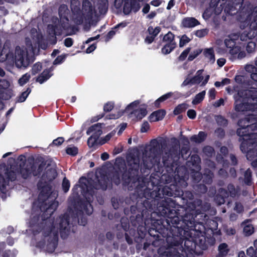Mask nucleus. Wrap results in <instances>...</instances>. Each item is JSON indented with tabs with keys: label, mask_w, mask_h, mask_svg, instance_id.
Segmentation results:
<instances>
[{
	"label": "nucleus",
	"mask_w": 257,
	"mask_h": 257,
	"mask_svg": "<svg viewBox=\"0 0 257 257\" xmlns=\"http://www.w3.org/2000/svg\"><path fill=\"white\" fill-rule=\"evenodd\" d=\"M113 107V103L112 102H107L104 106V110L105 111H109Z\"/></svg>",
	"instance_id": "774afa93"
},
{
	"label": "nucleus",
	"mask_w": 257,
	"mask_h": 257,
	"mask_svg": "<svg viewBox=\"0 0 257 257\" xmlns=\"http://www.w3.org/2000/svg\"><path fill=\"white\" fill-rule=\"evenodd\" d=\"M203 55L208 62L212 64L215 62V55L212 48L205 49L203 51Z\"/></svg>",
	"instance_id": "c85d7f7f"
},
{
	"label": "nucleus",
	"mask_w": 257,
	"mask_h": 257,
	"mask_svg": "<svg viewBox=\"0 0 257 257\" xmlns=\"http://www.w3.org/2000/svg\"><path fill=\"white\" fill-rule=\"evenodd\" d=\"M242 152H246V157L248 160L252 161L257 158V146H239Z\"/></svg>",
	"instance_id": "a211bd4d"
},
{
	"label": "nucleus",
	"mask_w": 257,
	"mask_h": 257,
	"mask_svg": "<svg viewBox=\"0 0 257 257\" xmlns=\"http://www.w3.org/2000/svg\"><path fill=\"white\" fill-rule=\"evenodd\" d=\"M234 210L237 213H240L243 211V206L240 202H236Z\"/></svg>",
	"instance_id": "052dcab7"
},
{
	"label": "nucleus",
	"mask_w": 257,
	"mask_h": 257,
	"mask_svg": "<svg viewBox=\"0 0 257 257\" xmlns=\"http://www.w3.org/2000/svg\"><path fill=\"white\" fill-rule=\"evenodd\" d=\"M201 50L197 49L193 50L189 55L188 57V60L190 61L193 60L195 59L199 54L201 52Z\"/></svg>",
	"instance_id": "8fccbe9b"
},
{
	"label": "nucleus",
	"mask_w": 257,
	"mask_h": 257,
	"mask_svg": "<svg viewBox=\"0 0 257 257\" xmlns=\"http://www.w3.org/2000/svg\"><path fill=\"white\" fill-rule=\"evenodd\" d=\"M166 114V111L164 109H160L153 112L149 116V120L151 121L154 122L162 120Z\"/></svg>",
	"instance_id": "bb28decb"
},
{
	"label": "nucleus",
	"mask_w": 257,
	"mask_h": 257,
	"mask_svg": "<svg viewBox=\"0 0 257 257\" xmlns=\"http://www.w3.org/2000/svg\"><path fill=\"white\" fill-rule=\"evenodd\" d=\"M7 179L0 174V190L2 193H5L6 191V187L8 185L9 181L16 180V173L14 171H7L6 173Z\"/></svg>",
	"instance_id": "f3484780"
},
{
	"label": "nucleus",
	"mask_w": 257,
	"mask_h": 257,
	"mask_svg": "<svg viewBox=\"0 0 257 257\" xmlns=\"http://www.w3.org/2000/svg\"><path fill=\"white\" fill-rule=\"evenodd\" d=\"M168 146H145L142 153L137 148L130 150L126 156V163L122 157L115 159L112 169L122 172L123 184L135 187L134 194L137 198L143 199L147 196L151 187V177L156 175L151 173V169L160 163L161 150L168 149ZM156 175H155V177Z\"/></svg>",
	"instance_id": "f03ea898"
},
{
	"label": "nucleus",
	"mask_w": 257,
	"mask_h": 257,
	"mask_svg": "<svg viewBox=\"0 0 257 257\" xmlns=\"http://www.w3.org/2000/svg\"><path fill=\"white\" fill-rule=\"evenodd\" d=\"M207 134L204 132H200L198 135L192 136L190 140L191 142L196 144L202 143L206 138Z\"/></svg>",
	"instance_id": "cd10ccee"
},
{
	"label": "nucleus",
	"mask_w": 257,
	"mask_h": 257,
	"mask_svg": "<svg viewBox=\"0 0 257 257\" xmlns=\"http://www.w3.org/2000/svg\"><path fill=\"white\" fill-rule=\"evenodd\" d=\"M51 161L46 160L43 161L39 165L38 168L36 167V169L35 171L33 172L34 176H37L40 175L44 168H46V166L48 163H51Z\"/></svg>",
	"instance_id": "72a5a7b5"
},
{
	"label": "nucleus",
	"mask_w": 257,
	"mask_h": 257,
	"mask_svg": "<svg viewBox=\"0 0 257 257\" xmlns=\"http://www.w3.org/2000/svg\"><path fill=\"white\" fill-rule=\"evenodd\" d=\"M178 143V139L175 137H172L169 139L166 136H160L151 140L150 145H165L168 143L177 144Z\"/></svg>",
	"instance_id": "6ab92c4d"
},
{
	"label": "nucleus",
	"mask_w": 257,
	"mask_h": 257,
	"mask_svg": "<svg viewBox=\"0 0 257 257\" xmlns=\"http://www.w3.org/2000/svg\"><path fill=\"white\" fill-rule=\"evenodd\" d=\"M181 146H171V147L167 151L165 152L163 155V166L160 168L158 167V171L163 173H167L169 174H175L178 171V168L181 167H184L188 171L186 165H181L179 161L180 156L183 160L187 159L190 155V146H183L180 148Z\"/></svg>",
	"instance_id": "6e6552de"
},
{
	"label": "nucleus",
	"mask_w": 257,
	"mask_h": 257,
	"mask_svg": "<svg viewBox=\"0 0 257 257\" xmlns=\"http://www.w3.org/2000/svg\"><path fill=\"white\" fill-rule=\"evenodd\" d=\"M188 228L186 229L188 234L182 237L180 245L164 248L160 253V257H195V255L202 254L203 250L214 244V239H206L203 223L194 220V226Z\"/></svg>",
	"instance_id": "39448f33"
},
{
	"label": "nucleus",
	"mask_w": 257,
	"mask_h": 257,
	"mask_svg": "<svg viewBox=\"0 0 257 257\" xmlns=\"http://www.w3.org/2000/svg\"><path fill=\"white\" fill-rule=\"evenodd\" d=\"M240 51L239 48L237 47H233L229 50V52L232 56H235Z\"/></svg>",
	"instance_id": "338daca9"
},
{
	"label": "nucleus",
	"mask_w": 257,
	"mask_h": 257,
	"mask_svg": "<svg viewBox=\"0 0 257 257\" xmlns=\"http://www.w3.org/2000/svg\"><path fill=\"white\" fill-rule=\"evenodd\" d=\"M38 187L39 190H40V192L39 195V197H43L44 199V200L43 201L39 206L40 210L41 212H43V213L44 212L45 210H41V206L42 205H46V206H48L50 205L53 202H56L58 203V205H59L58 202L56 201L55 200L52 201L50 202L47 200V199L48 198L49 196H50L51 194V187L50 186H49L47 184L44 185L43 186H41L40 183L39 182L38 184Z\"/></svg>",
	"instance_id": "dca6fc26"
},
{
	"label": "nucleus",
	"mask_w": 257,
	"mask_h": 257,
	"mask_svg": "<svg viewBox=\"0 0 257 257\" xmlns=\"http://www.w3.org/2000/svg\"><path fill=\"white\" fill-rule=\"evenodd\" d=\"M87 135L100 136L102 134L101 124L96 123L90 126L87 130Z\"/></svg>",
	"instance_id": "a878e982"
},
{
	"label": "nucleus",
	"mask_w": 257,
	"mask_h": 257,
	"mask_svg": "<svg viewBox=\"0 0 257 257\" xmlns=\"http://www.w3.org/2000/svg\"><path fill=\"white\" fill-rule=\"evenodd\" d=\"M30 78V75L28 74H24L19 80V83L21 85H23L27 82Z\"/></svg>",
	"instance_id": "603ef678"
},
{
	"label": "nucleus",
	"mask_w": 257,
	"mask_h": 257,
	"mask_svg": "<svg viewBox=\"0 0 257 257\" xmlns=\"http://www.w3.org/2000/svg\"><path fill=\"white\" fill-rule=\"evenodd\" d=\"M51 163H48L45 168V172L43 174V177L45 178L49 181H52L57 176L56 170L51 167Z\"/></svg>",
	"instance_id": "5701e85b"
},
{
	"label": "nucleus",
	"mask_w": 257,
	"mask_h": 257,
	"mask_svg": "<svg viewBox=\"0 0 257 257\" xmlns=\"http://www.w3.org/2000/svg\"><path fill=\"white\" fill-rule=\"evenodd\" d=\"M174 35L171 32H168L163 37V41L167 43V44H171L175 43L174 42Z\"/></svg>",
	"instance_id": "37998d69"
},
{
	"label": "nucleus",
	"mask_w": 257,
	"mask_h": 257,
	"mask_svg": "<svg viewBox=\"0 0 257 257\" xmlns=\"http://www.w3.org/2000/svg\"><path fill=\"white\" fill-rule=\"evenodd\" d=\"M71 4L73 15V19L77 24H80L84 21L89 22L96 15L94 5L88 1H84L83 2L81 10L78 8L79 3L77 0H71Z\"/></svg>",
	"instance_id": "f8f14e48"
},
{
	"label": "nucleus",
	"mask_w": 257,
	"mask_h": 257,
	"mask_svg": "<svg viewBox=\"0 0 257 257\" xmlns=\"http://www.w3.org/2000/svg\"><path fill=\"white\" fill-rule=\"evenodd\" d=\"M31 90L28 88L26 91L23 92L21 95L18 98L17 102H24L29 95Z\"/></svg>",
	"instance_id": "c03bdc74"
},
{
	"label": "nucleus",
	"mask_w": 257,
	"mask_h": 257,
	"mask_svg": "<svg viewBox=\"0 0 257 257\" xmlns=\"http://www.w3.org/2000/svg\"><path fill=\"white\" fill-rule=\"evenodd\" d=\"M201 159L198 155H193L190 160L186 162V167L188 170V175L190 174L193 184L198 183L202 180V174L200 172L201 170Z\"/></svg>",
	"instance_id": "4468645a"
},
{
	"label": "nucleus",
	"mask_w": 257,
	"mask_h": 257,
	"mask_svg": "<svg viewBox=\"0 0 257 257\" xmlns=\"http://www.w3.org/2000/svg\"><path fill=\"white\" fill-rule=\"evenodd\" d=\"M66 153L71 156H75L78 153V149L74 146L72 147H67L66 149Z\"/></svg>",
	"instance_id": "79ce46f5"
},
{
	"label": "nucleus",
	"mask_w": 257,
	"mask_h": 257,
	"mask_svg": "<svg viewBox=\"0 0 257 257\" xmlns=\"http://www.w3.org/2000/svg\"><path fill=\"white\" fill-rule=\"evenodd\" d=\"M138 201L136 205H132L130 207V221L133 227L131 228L129 234L131 237H134L136 241L144 238L148 232V227L144 224L146 218L150 217V212L143 206L142 208L138 207Z\"/></svg>",
	"instance_id": "9d476101"
},
{
	"label": "nucleus",
	"mask_w": 257,
	"mask_h": 257,
	"mask_svg": "<svg viewBox=\"0 0 257 257\" xmlns=\"http://www.w3.org/2000/svg\"><path fill=\"white\" fill-rule=\"evenodd\" d=\"M224 45L227 48L226 49H222L221 48H219L217 50V52L220 54H224L227 52V50L231 49L232 47L234 46V42L231 39H226L224 41Z\"/></svg>",
	"instance_id": "473e14b6"
},
{
	"label": "nucleus",
	"mask_w": 257,
	"mask_h": 257,
	"mask_svg": "<svg viewBox=\"0 0 257 257\" xmlns=\"http://www.w3.org/2000/svg\"><path fill=\"white\" fill-rule=\"evenodd\" d=\"M190 51V48H188L186 49H185L179 57V59L181 61L184 60L186 58L187 56L188 55Z\"/></svg>",
	"instance_id": "680f3d73"
},
{
	"label": "nucleus",
	"mask_w": 257,
	"mask_h": 257,
	"mask_svg": "<svg viewBox=\"0 0 257 257\" xmlns=\"http://www.w3.org/2000/svg\"><path fill=\"white\" fill-rule=\"evenodd\" d=\"M239 181H242L243 184L246 186H250L253 184L252 182V172L251 170L248 168L245 171L243 174V177L239 178Z\"/></svg>",
	"instance_id": "b1692460"
},
{
	"label": "nucleus",
	"mask_w": 257,
	"mask_h": 257,
	"mask_svg": "<svg viewBox=\"0 0 257 257\" xmlns=\"http://www.w3.org/2000/svg\"><path fill=\"white\" fill-rule=\"evenodd\" d=\"M143 0H131L130 2L125 3L123 7V12L125 14L127 15L132 11L134 12L138 11L140 8V2Z\"/></svg>",
	"instance_id": "aec40b11"
},
{
	"label": "nucleus",
	"mask_w": 257,
	"mask_h": 257,
	"mask_svg": "<svg viewBox=\"0 0 257 257\" xmlns=\"http://www.w3.org/2000/svg\"><path fill=\"white\" fill-rule=\"evenodd\" d=\"M229 83V80L228 79H224L221 82L217 81L215 83L214 85L216 87H219L223 86Z\"/></svg>",
	"instance_id": "0e129e2a"
},
{
	"label": "nucleus",
	"mask_w": 257,
	"mask_h": 257,
	"mask_svg": "<svg viewBox=\"0 0 257 257\" xmlns=\"http://www.w3.org/2000/svg\"><path fill=\"white\" fill-rule=\"evenodd\" d=\"M203 182L205 184H211L212 182V178L214 176L213 173L209 169H206L202 175Z\"/></svg>",
	"instance_id": "c756f323"
},
{
	"label": "nucleus",
	"mask_w": 257,
	"mask_h": 257,
	"mask_svg": "<svg viewBox=\"0 0 257 257\" xmlns=\"http://www.w3.org/2000/svg\"><path fill=\"white\" fill-rule=\"evenodd\" d=\"M193 188L196 194H200L205 193L207 191V187L205 183H198L193 184Z\"/></svg>",
	"instance_id": "2f4dec72"
},
{
	"label": "nucleus",
	"mask_w": 257,
	"mask_h": 257,
	"mask_svg": "<svg viewBox=\"0 0 257 257\" xmlns=\"http://www.w3.org/2000/svg\"><path fill=\"white\" fill-rule=\"evenodd\" d=\"M99 137L98 136H91L88 139V145H95L97 144V141Z\"/></svg>",
	"instance_id": "13d9d810"
},
{
	"label": "nucleus",
	"mask_w": 257,
	"mask_h": 257,
	"mask_svg": "<svg viewBox=\"0 0 257 257\" xmlns=\"http://www.w3.org/2000/svg\"><path fill=\"white\" fill-rule=\"evenodd\" d=\"M203 151L208 156H211L214 152V149L211 146H204Z\"/></svg>",
	"instance_id": "de8ad7c7"
},
{
	"label": "nucleus",
	"mask_w": 257,
	"mask_h": 257,
	"mask_svg": "<svg viewBox=\"0 0 257 257\" xmlns=\"http://www.w3.org/2000/svg\"><path fill=\"white\" fill-rule=\"evenodd\" d=\"M58 207V203L53 202L48 206L42 205L41 210H45L41 215L42 222L38 223L39 219V216H35L31 218L30 224L33 228V233L36 235L41 232H43V236L48 237L47 243L46 246V250L52 253L58 245V229L59 230L61 237L65 239L67 238L71 228L69 215L65 213L56 218V223L54 219H51L53 213Z\"/></svg>",
	"instance_id": "7ed1b4c3"
},
{
	"label": "nucleus",
	"mask_w": 257,
	"mask_h": 257,
	"mask_svg": "<svg viewBox=\"0 0 257 257\" xmlns=\"http://www.w3.org/2000/svg\"><path fill=\"white\" fill-rule=\"evenodd\" d=\"M122 180V172L112 169L107 174H102L100 177H96V180H88L87 183H82L80 185V187L86 189L88 192V199L90 200L93 199L94 189L105 191L107 188H111L112 183L116 185L120 184Z\"/></svg>",
	"instance_id": "1a4fd4ad"
},
{
	"label": "nucleus",
	"mask_w": 257,
	"mask_h": 257,
	"mask_svg": "<svg viewBox=\"0 0 257 257\" xmlns=\"http://www.w3.org/2000/svg\"><path fill=\"white\" fill-rule=\"evenodd\" d=\"M140 102L136 100L130 104L125 108V111L129 113V116L133 119L141 120L147 114L146 107L137 108Z\"/></svg>",
	"instance_id": "2eb2a0df"
},
{
	"label": "nucleus",
	"mask_w": 257,
	"mask_h": 257,
	"mask_svg": "<svg viewBox=\"0 0 257 257\" xmlns=\"http://www.w3.org/2000/svg\"><path fill=\"white\" fill-rule=\"evenodd\" d=\"M42 68V65L40 63H37L34 64L32 67V71L34 75H35L41 70Z\"/></svg>",
	"instance_id": "864d4df0"
},
{
	"label": "nucleus",
	"mask_w": 257,
	"mask_h": 257,
	"mask_svg": "<svg viewBox=\"0 0 257 257\" xmlns=\"http://www.w3.org/2000/svg\"><path fill=\"white\" fill-rule=\"evenodd\" d=\"M205 94L206 92L205 90L196 94L192 100V104H197L200 103L203 100Z\"/></svg>",
	"instance_id": "c9c22d12"
},
{
	"label": "nucleus",
	"mask_w": 257,
	"mask_h": 257,
	"mask_svg": "<svg viewBox=\"0 0 257 257\" xmlns=\"http://www.w3.org/2000/svg\"><path fill=\"white\" fill-rule=\"evenodd\" d=\"M217 194H220L225 199L229 196V193L228 191L226 189L222 188H220L218 190Z\"/></svg>",
	"instance_id": "bf43d9fd"
},
{
	"label": "nucleus",
	"mask_w": 257,
	"mask_h": 257,
	"mask_svg": "<svg viewBox=\"0 0 257 257\" xmlns=\"http://www.w3.org/2000/svg\"><path fill=\"white\" fill-rule=\"evenodd\" d=\"M148 31H149L150 34H153V37H154L159 34L160 31V29L159 27H156L154 29L152 27H149L148 29Z\"/></svg>",
	"instance_id": "e2e57ef3"
},
{
	"label": "nucleus",
	"mask_w": 257,
	"mask_h": 257,
	"mask_svg": "<svg viewBox=\"0 0 257 257\" xmlns=\"http://www.w3.org/2000/svg\"><path fill=\"white\" fill-rule=\"evenodd\" d=\"M41 35L36 32V35L33 37V43L29 38H26V44L27 47L24 46H17L16 47L14 53L9 52L6 55V58H0V61L7 60L8 61H13L16 66L19 68H26L34 61V46L37 47Z\"/></svg>",
	"instance_id": "423d86ee"
},
{
	"label": "nucleus",
	"mask_w": 257,
	"mask_h": 257,
	"mask_svg": "<svg viewBox=\"0 0 257 257\" xmlns=\"http://www.w3.org/2000/svg\"><path fill=\"white\" fill-rule=\"evenodd\" d=\"M188 106L186 103H182L178 105L174 110V113L175 115L179 114L187 109Z\"/></svg>",
	"instance_id": "58836bf2"
},
{
	"label": "nucleus",
	"mask_w": 257,
	"mask_h": 257,
	"mask_svg": "<svg viewBox=\"0 0 257 257\" xmlns=\"http://www.w3.org/2000/svg\"><path fill=\"white\" fill-rule=\"evenodd\" d=\"M216 120L217 123L220 125H225L227 123V121L223 116L218 115L216 117Z\"/></svg>",
	"instance_id": "5fc2aeb1"
},
{
	"label": "nucleus",
	"mask_w": 257,
	"mask_h": 257,
	"mask_svg": "<svg viewBox=\"0 0 257 257\" xmlns=\"http://www.w3.org/2000/svg\"><path fill=\"white\" fill-rule=\"evenodd\" d=\"M203 71L202 70H198L195 76L192 78V84H198L200 83L203 80V77L202 75Z\"/></svg>",
	"instance_id": "4c0bfd02"
},
{
	"label": "nucleus",
	"mask_w": 257,
	"mask_h": 257,
	"mask_svg": "<svg viewBox=\"0 0 257 257\" xmlns=\"http://www.w3.org/2000/svg\"><path fill=\"white\" fill-rule=\"evenodd\" d=\"M182 25L186 28L194 27L199 24V22L194 18H186L183 20Z\"/></svg>",
	"instance_id": "7c9ffc66"
},
{
	"label": "nucleus",
	"mask_w": 257,
	"mask_h": 257,
	"mask_svg": "<svg viewBox=\"0 0 257 257\" xmlns=\"http://www.w3.org/2000/svg\"><path fill=\"white\" fill-rule=\"evenodd\" d=\"M81 188V193L85 200H80L77 202V210L75 214H73V221L74 224L77 222L79 225L85 226L87 223V219L84 216V213L88 215H91L93 211V206L91 204L93 199L89 200L88 199V192L86 191V189L83 187Z\"/></svg>",
	"instance_id": "ddd939ff"
},
{
	"label": "nucleus",
	"mask_w": 257,
	"mask_h": 257,
	"mask_svg": "<svg viewBox=\"0 0 257 257\" xmlns=\"http://www.w3.org/2000/svg\"><path fill=\"white\" fill-rule=\"evenodd\" d=\"M246 253L250 257L257 256V247L254 250L253 247H250L246 250Z\"/></svg>",
	"instance_id": "6e6d98bb"
},
{
	"label": "nucleus",
	"mask_w": 257,
	"mask_h": 257,
	"mask_svg": "<svg viewBox=\"0 0 257 257\" xmlns=\"http://www.w3.org/2000/svg\"><path fill=\"white\" fill-rule=\"evenodd\" d=\"M120 226L125 232V238L126 242L131 244L133 243V239L129 234L130 223L127 218L122 217L120 219Z\"/></svg>",
	"instance_id": "4be33fe9"
},
{
	"label": "nucleus",
	"mask_w": 257,
	"mask_h": 257,
	"mask_svg": "<svg viewBox=\"0 0 257 257\" xmlns=\"http://www.w3.org/2000/svg\"><path fill=\"white\" fill-rule=\"evenodd\" d=\"M143 206L150 212L144 224L148 227V239L152 245L158 247L159 253L164 248L180 245L182 237L188 234L186 229L194 226V216L192 213L179 215L176 203L172 198L159 201L157 198L144 197Z\"/></svg>",
	"instance_id": "f257e3e1"
},
{
	"label": "nucleus",
	"mask_w": 257,
	"mask_h": 257,
	"mask_svg": "<svg viewBox=\"0 0 257 257\" xmlns=\"http://www.w3.org/2000/svg\"><path fill=\"white\" fill-rule=\"evenodd\" d=\"M218 253L215 257H226L230 251V248L226 243H221L218 246Z\"/></svg>",
	"instance_id": "393cba45"
},
{
	"label": "nucleus",
	"mask_w": 257,
	"mask_h": 257,
	"mask_svg": "<svg viewBox=\"0 0 257 257\" xmlns=\"http://www.w3.org/2000/svg\"><path fill=\"white\" fill-rule=\"evenodd\" d=\"M243 233L245 236H249L254 232V227L252 224H247L244 226Z\"/></svg>",
	"instance_id": "ea45409f"
},
{
	"label": "nucleus",
	"mask_w": 257,
	"mask_h": 257,
	"mask_svg": "<svg viewBox=\"0 0 257 257\" xmlns=\"http://www.w3.org/2000/svg\"><path fill=\"white\" fill-rule=\"evenodd\" d=\"M50 71L49 70H44L42 73L37 78V81L42 84L46 80H48L50 77Z\"/></svg>",
	"instance_id": "f704fd0d"
},
{
	"label": "nucleus",
	"mask_w": 257,
	"mask_h": 257,
	"mask_svg": "<svg viewBox=\"0 0 257 257\" xmlns=\"http://www.w3.org/2000/svg\"><path fill=\"white\" fill-rule=\"evenodd\" d=\"M229 193V195L232 197H234L236 195V191L235 186L231 183L227 185V190Z\"/></svg>",
	"instance_id": "a18cd8bd"
},
{
	"label": "nucleus",
	"mask_w": 257,
	"mask_h": 257,
	"mask_svg": "<svg viewBox=\"0 0 257 257\" xmlns=\"http://www.w3.org/2000/svg\"><path fill=\"white\" fill-rule=\"evenodd\" d=\"M208 33V31L206 29H201L197 30L196 32V36L199 38H202L205 36Z\"/></svg>",
	"instance_id": "4d7b16f0"
},
{
	"label": "nucleus",
	"mask_w": 257,
	"mask_h": 257,
	"mask_svg": "<svg viewBox=\"0 0 257 257\" xmlns=\"http://www.w3.org/2000/svg\"><path fill=\"white\" fill-rule=\"evenodd\" d=\"M157 171V174L151 177V189L147 197L157 198L162 201L169 198L166 196L181 197L183 200H192L194 195L191 191H185L189 179L188 171L184 167L178 168L175 174L163 173Z\"/></svg>",
	"instance_id": "20e7f679"
},
{
	"label": "nucleus",
	"mask_w": 257,
	"mask_h": 257,
	"mask_svg": "<svg viewBox=\"0 0 257 257\" xmlns=\"http://www.w3.org/2000/svg\"><path fill=\"white\" fill-rule=\"evenodd\" d=\"M214 201L218 205L223 204L225 202V198L220 194H216L214 197Z\"/></svg>",
	"instance_id": "09e8293b"
},
{
	"label": "nucleus",
	"mask_w": 257,
	"mask_h": 257,
	"mask_svg": "<svg viewBox=\"0 0 257 257\" xmlns=\"http://www.w3.org/2000/svg\"><path fill=\"white\" fill-rule=\"evenodd\" d=\"M257 67V60L255 62ZM246 70L251 72V78L253 81L251 88H257V70L252 65H247ZM235 109L237 111L252 110L257 113V90H245L239 92L234 96Z\"/></svg>",
	"instance_id": "0eeeda50"
},
{
	"label": "nucleus",
	"mask_w": 257,
	"mask_h": 257,
	"mask_svg": "<svg viewBox=\"0 0 257 257\" xmlns=\"http://www.w3.org/2000/svg\"><path fill=\"white\" fill-rule=\"evenodd\" d=\"M24 166V168L20 169V173L24 179H27L32 174H33L34 171L36 169V166L33 162H28Z\"/></svg>",
	"instance_id": "412c9836"
},
{
	"label": "nucleus",
	"mask_w": 257,
	"mask_h": 257,
	"mask_svg": "<svg viewBox=\"0 0 257 257\" xmlns=\"http://www.w3.org/2000/svg\"><path fill=\"white\" fill-rule=\"evenodd\" d=\"M190 41V39L186 35L182 36L180 40L179 45L180 47H182L185 46L186 44L189 43Z\"/></svg>",
	"instance_id": "3c124183"
},
{
	"label": "nucleus",
	"mask_w": 257,
	"mask_h": 257,
	"mask_svg": "<svg viewBox=\"0 0 257 257\" xmlns=\"http://www.w3.org/2000/svg\"><path fill=\"white\" fill-rule=\"evenodd\" d=\"M187 116L191 119H194L196 117V112L193 109H189L187 111Z\"/></svg>",
	"instance_id": "69168bd1"
},
{
	"label": "nucleus",
	"mask_w": 257,
	"mask_h": 257,
	"mask_svg": "<svg viewBox=\"0 0 257 257\" xmlns=\"http://www.w3.org/2000/svg\"><path fill=\"white\" fill-rule=\"evenodd\" d=\"M115 132L112 131L109 134H107L106 136L103 138H101L100 143L102 144H105L108 142L110 139L114 135Z\"/></svg>",
	"instance_id": "49530a36"
},
{
	"label": "nucleus",
	"mask_w": 257,
	"mask_h": 257,
	"mask_svg": "<svg viewBox=\"0 0 257 257\" xmlns=\"http://www.w3.org/2000/svg\"><path fill=\"white\" fill-rule=\"evenodd\" d=\"M176 43L166 44L162 49V52L164 54L170 53L175 47Z\"/></svg>",
	"instance_id": "e433bc0d"
},
{
	"label": "nucleus",
	"mask_w": 257,
	"mask_h": 257,
	"mask_svg": "<svg viewBox=\"0 0 257 257\" xmlns=\"http://www.w3.org/2000/svg\"><path fill=\"white\" fill-rule=\"evenodd\" d=\"M257 114H252L238 122L239 127L237 130V134L240 137L239 140L242 143L253 145L257 144V133L252 131H257Z\"/></svg>",
	"instance_id": "9b49d317"
},
{
	"label": "nucleus",
	"mask_w": 257,
	"mask_h": 257,
	"mask_svg": "<svg viewBox=\"0 0 257 257\" xmlns=\"http://www.w3.org/2000/svg\"><path fill=\"white\" fill-rule=\"evenodd\" d=\"M70 181L66 177H64L63 179L62 183V190L64 193H67L70 188Z\"/></svg>",
	"instance_id": "a19ab883"
}]
</instances>
